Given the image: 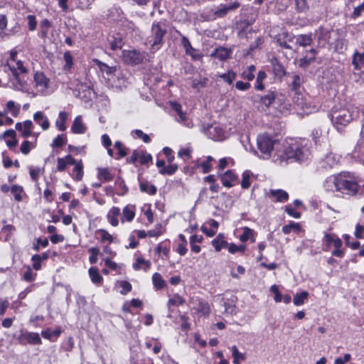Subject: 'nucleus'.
<instances>
[{
    "instance_id": "obj_1",
    "label": "nucleus",
    "mask_w": 364,
    "mask_h": 364,
    "mask_svg": "<svg viewBox=\"0 0 364 364\" xmlns=\"http://www.w3.org/2000/svg\"><path fill=\"white\" fill-rule=\"evenodd\" d=\"M311 155L310 144L306 139H289L277 146L272 161L278 165H287L293 161H304Z\"/></svg>"
},
{
    "instance_id": "obj_2",
    "label": "nucleus",
    "mask_w": 364,
    "mask_h": 364,
    "mask_svg": "<svg viewBox=\"0 0 364 364\" xmlns=\"http://www.w3.org/2000/svg\"><path fill=\"white\" fill-rule=\"evenodd\" d=\"M323 188L328 192L354 196L358 191V184L344 174L331 175L323 182Z\"/></svg>"
},
{
    "instance_id": "obj_3",
    "label": "nucleus",
    "mask_w": 364,
    "mask_h": 364,
    "mask_svg": "<svg viewBox=\"0 0 364 364\" xmlns=\"http://www.w3.org/2000/svg\"><path fill=\"white\" fill-rule=\"evenodd\" d=\"M17 53L16 50H11L10 58L7 60L5 66L9 68L15 79V81L12 83L13 87L16 90L26 92L28 90L27 82L21 77L20 75L26 74L28 69L23 61L17 59Z\"/></svg>"
},
{
    "instance_id": "obj_4",
    "label": "nucleus",
    "mask_w": 364,
    "mask_h": 364,
    "mask_svg": "<svg viewBox=\"0 0 364 364\" xmlns=\"http://www.w3.org/2000/svg\"><path fill=\"white\" fill-rule=\"evenodd\" d=\"M358 117V110L356 107H336L332 109L331 119L334 127L341 130L345 126L350 123L354 119Z\"/></svg>"
},
{
    "instance_id": "obj_5",
    "label": "nucleus",
    "mask_w": 364,
    "mask_h": 364,
    "mask_svg": "<svg viewBox=\"0 0 364 364\" xmlns=\"http://www.w3.org/2000/svg\"><path fill=\"white\" fill-rule=\"evenodd\" d=\"M257 148L264 155V159L272 158L277 149V146H281L277 140L267 134H262L257 139Z\"/></svg>"
},
{
    "instance_id": "obj_6",
    "label": "nucleus",
    "mask_w": 364,
    "mask_h": 364,
    "mask_svg": "<svg viewBox=\"0 0 364 364\" xmlns=\"http://www.w3.org/2000/svg\"><path fill=\"white\" fill-rule=\"evenodd\" d=\"M166 33L165 26L161 22L154 21L151 26V34L148 37L147 41L151 44V50L156 52L161 48L163 39Z\"/></svg>"
},
{
    "instance_id": "obj_7",
    "label": "nucleus",
    "mask_w": 364,
    "mask_h": 364,
    "mask_svg": "<svg viewBox=\"0 0 364 364\" xmlns=\"http://www.w3.org/2000/svg\"><path fill=\"white\" fill-rule=\"evenodd\" d=\"M276 100V93L274 91H268L267 94L259 96V100L255 101V106L258 110L262 112L267 111Z\"/></svg>"
},
{
    "instance_id": "obj_8",
    "label": "nucleus",
    "mask_w": 364,
    "mask_h": 364,
    "mask_svg": "<svg viewBox=\"0 0 364 364\" xmlns=\"http://www.w3.org/2000/svg\"><path fill=\"white\" fill-rule=\"evenodd\" d=\"M240 6L238 1H231L228 4H221L213 11L214 18H221L229 13L236 11Z\"/></svg>"
},
{
    "instance_id": "obj_9",
    "label": "nucleus",
    "mask_w": 364,
    "mask_h": 364,
    "mask_svg": "<svg viewBox=\"0 0 364 364\" xmlns=\"http://www.w3.org/2000/svg\"><path fill=\"white\" fill-rule=\"evenodd\" d=\"M122 58L127 64L137 65L143 61L144 55L136 50H124L122 52Z\"/></svg>"
},
{
    "instance_id": "obj_10",
    "label": "nucleus",
    "mask_w": 364,
    "mask_h": 364,
    "mask_svg": "<svg viewBox=\"0 0 364 364\" xmlns=\"http://www.w3.org/2000/svg\"><path fill=\"white\" fill-rule=\"evenodd\" d=\"M152 156L144 150H134L132 156L127 159V161L132 164L139 162L142 165H145L151 161Z\"/></svg>"
},
{
    "instance_id": "obj_11",
    "label": "nucleus",
    "mask_w": 364,
    "mask_h": 364,
    "mask_svg": "<svg viewBox=\"0 0 364 364\" xmlns=\"http://www.w3.org/2000/svg\"><path fill=\"white\" fill-rule=\"evenodd\" d=\"M172 109L177 114L176 120L184 126L191 128L193 127L191 120L188 118L187 114L182 111L181 105L176 102H171Z\"/></svg>"
},
{
    "instance_id": "obj_12",
    "label": "nucleus",
    "mask_w": 364,
    "mask_h": 364,
    "mask_svg": "<svg viewBox=\"0 0 364 364\" xmlns=\"http://www.w3.org/2000/svg\"><path fill=\"white\" fill-rule=\"evenodd\" d=\"M18 340L20 343H29L31 345H39L41 343V338L38 333L21 331Z\"/></svg>"
},
{
    "instance_id": "obj_13",
    "label": "nucleus",
    "mask_w": 364,
    "mask_h": 364,
    "mask_svg": "<svg viewBox=\"0 0 364 364\" xmlns=\"http://www.w3.org/2000/svg\"><path fill=\"white\" fill-rule=\"evenodd\" d=\"M35 87L42 94H46L48 87L49 79L43 73H36L33 77Z\"/></svg>"
},
{
    "instance_id": "obj_14",
    "label": "nucleus",
    "mask_w": 364,
    "mask_h": 364,
    "mask_svg": "<svg viewBox=\"0 0 364 364\" xmlns=\"http://www.w3.org/2000/svg\"><path fill=\"white\" fill-rule=\"evenodd\" d=\"M207 135L215 141H222L225 139V131L218 124H212L207 129Z\"/></svg>"
},
{
    "instance_id": "obj_15",
    "label": "nucleus",
    "mask_w": 364,
    "mask_h": 364,
    "mask_svg": "<svg viewBox=\"0 0 364 364\" xmlns=\"http://www.w3.org/2000/svg\"><path fill=\"white\" fill-rule=\"evenodd\" d=\"M136 206L132 204L125 205L122 209L120 220L122 223H131L135 218Z\"/></svg>"
},
{
    "instance_id": "obj_16",
    "label": "nucleus",
    "mask_w": 364,
    "mask_h": 364,
    "mask_svg": "<svg viewBox=\"0 0 364 364\" xmlns=\"http://www.w3.org/2000/svg\"><path fill=\"white\" fill-rule=\"evenodd\" d=\"M267 196L274 202L284 203L289 198V194L282 189H271Z\"/></svg>"
},
{
    "instance_id": "obj_17",
    "label": "nucleus",
    "mask_w": 364,
    "mask_h": 364,
    "mask_svg": "<svg viewBox=\"0 0 364 364\" xmlns=\"http://www.w3.org/2000/svg\"><path fill=\"white\" fill-rule=\"evenodd\" d=\"M121 215V210L119 207H112L107 213V220L109 223L113 226L117 227L119 225V218Z\"/></svg>"
},
{
    "instance_id": "obj_18",
    "label": "nucleus",
    "mask_w": 364,
    "mask_h": 364,
    "mask_svg": "<svg viewBox=\"0 0 364 364\" xmlns=\"http://www.w3.org/2000/svg\"><path fill=\"white\" fill-rule=\"evenodd\" d=\"M33 122L31 120H26L23 123L18 122L16 124V129L21 132V135L27 138L32 134Z\"/></svg>"
},
{
    "instance_id": "obj_19",
    "label": "nucleus",
    "mask_w": 364,
    "mask_h": 364,
    "mask_svg": "<svg viewBox=\"0 0 364 364\" xmlns=\"http://www.w3.org/2000/svg\"><path fill=\"white\" fill-rule=\"evenodd\" d=\"M220 178L223 185L226 188H231L233 186L234 182L237 179L236 175L230 170L220 174Z\"/></svg>"
},
{
    "instance_id": "obj_20",
    "label": "nucleus",
    "mask_w": 364,
    "mask_h": 364,
    "mask_svg": "<svg viewBox=\"0 0 364 364\" xmlns=\"http://www.w3.org/2000/svg\"><path fill=\"white\" fill-rule=\"evenodd\" d=\"M181 43L185 49L186 53L191 55L193 60H198L201 58L200 54L196 53V50L192 47L189 40L186 36H182Z\"/></svg>"
},
{
    "instance_id": "obj_21",
    "label": "nucleus",
    "mask_w": 364,
    "mask_h": 364,
    "mask_svg": "<svg viewBox=\"0 0 364 364\" xmlns=\"http://www.w3.org/2000/svg\"><path fill=\"white\" fill-rule=\"evenodd\" d=\"M87 129L86 125L83 123L80 115L76 117L73 122L71 131L74 134H82L85 133Z\"/></svg>"
},
{
    "instance_id": "obj_22",
    "label": "nucleus",
    "mask_w": 364,
    "mask_h": 364,
    "mask_svg": "<svg viewBox=\"0 0 364 364\" xmlns=\"http://www.w3.org/2000/svg\"><path fill=\"white\" fill-rule=\"evenodd\" d=\"M214 161V159L208 156L205 161H197L195 163V167L196 168H201L202 172L205 173H208L211 171L213 166V162Z\"/></svg>"
},
{
    "instance_id": "obj_23",
    "label": "nucleus",
    "mask_w": 364,
    "mask_h": 364,
    "mask_svg": "<svg viewBox=\"0 0 364 364\" xmlns=\"http://www.w3.org/2000/svg\"><path fill=\"white\" fill-rule=\"evenodd\" d=\"M33 119L43 130H47L50 127L48 117L42 112H36L33 114Z\"/></svg>"
},
{
    "instance_id": "obj_24",
    "label": "nucleus",
    "mask_w": 364,
    "mask_h": 364,
    "mask_svg": "<svg viewBox=\"0 0 364 364\" xmlns=\"http://www.w3.org/2000/svg\"><path fill=\"white\" fill-rule=\"evenodd\" d=\"M295 43L301 47H306L311 44L313 39L311 34H301L294 37Z\"/></svg>"
},
{
    "instance_id": "obj_25",
    "label": "nucleus",
    "mask_w": 364,
    "mask_h": 364,
    "mask_svg": "<svg viewBox=\"0 0 364 364\" xmlns=\"http://www.w3.org/2000/svg\"><path fill=\"white\" fill-rule=\"evenodd\" d=\"M352 65L355 70H360L364 67V53L355 51L353 55Z\"/></svg>"
},
{
    "instance_id": "obj_26",
    "label": "nucleus",
    "mask_w": 364,
    "mask_h": 364,
    "mask_svg": "<svg viewBox=\"0 0 364 364\" xmlns=\"http://www.w3.org/2000/svg\"><path fill=\"white\" fill-rule=\"evenodd\" d=\"M151 267V262L146 260L141 257H139L136 259V262L133 263L132 268L137 271L143 269L144 271H147Z\"/></svg>"
},
{
    "instance_id": "obj_27",
    "label": "nucleus",
    "mask_w": 364,
    "mask_h": 364,
    "mask_svg": "<svg viewBox=\"0 0 364 364\" xmlns=\"http://www.w3.org/2000/svg\"><path fill=\"white\" fill-rule=\"evenodd\" d=\"M68 117V113L65 111H60L58 114V117L55 121L56 127L61 132L66 129L65 122Z\"/></svg>"
},
{
    "instance_id": "obj_28",
    "label": "nucleus",
    "mask_w": 364,
    "mask_h": 364,
    "mask_svg": "<svg viewBox=\"0 0 364 364\" xmlns=\"http://www.w3.org/2000/svg\"><path fill=\"white\" fill-rule=\"evenodd\" d=\"M323 163L325 164L324 167H333L335 165L337 164V163L339 161V156H337L335 154H333L331 152L328 153L326 154L325 157L322 159Z\"/></svg>"
},
{
    "instance_id": "obj_29",
    "label": "nucleus",
    "mask_w": 364,
    "mask_h": 364,
    "mask_svg": "<svg viewBox=\"0 0 364 364\" xmlns=\"http://www.w3.org/2000/svg\"><path fill=\"white\" fill-rule=\"evenodd\" d=\"M152 282H153L154 288L156 290H161V289H164V287H166V282L162 278L161 275L158 272H155L152 275Z\"/></svg>"
},
{
    "instance_id": "obj_30",
    "label": "nucleus",
    "mask_w": 364,
    "mask_h": 364,
    "mask_svg": "<svg viewBox=\"0 0 364 364\" xmlns=\"http://www.w3.org/2000/svg\"><path fill=\"white\" fill-rule=\"evenodd\" d=\"M291 231L299 232L301 231V227L299 223L290 221L289 224L282 227V232L285 235L289 234Z\"/></svg>"
},
{
    "instance_id": "obj_31",
    "label": "nucleus",
    "mask_w": 364,
    "mask_h": 364,
    "mask_svg": "<svg viewBox=\"0 0 364 364\" xmlns=\"http://www.w3.org/2000/svg\"><path fill=\"white\" fill-rule=\"evenodd\" d=\"M61 334L60 328L51 331L50 328H47L41 332L42 336L48 340L53 341V338H57Z\"/></svg>"
},
{
    "instance_id": "obj_32",
    "label": "nucleus",
    "mask_w": 364,
    "mask_h": 364,
    "mask_svg": "<svg viewBox=\"0 0 364 364\" xmlns=\"http://www.w3.org/2000/svg\"><path fill=\"white\" fill-rule=\"evenodd\" d=\"M212 56H215L220 60L227 59L230 55V50L225 48H218L211 53Z\"/></svg>"
},
{
    "instance_id": "obj_33",
    "label": "nucleus",
    "mask_w": 364,
    "mask_h": 364,
    "mask_svg": "<svg viewBox=\"0 0 364 364\" xmlns=\"http://www.w3.org/2000/svg\"><path fill=\"white\" fill-rule=\"evenodd\" d=\"M94 62L97 65L99 69L107 75H112L116 71V67H111L107 65L106 63L101 62L97 59H95Z\"/></svg>"
},
{
    "instance_id": "obj_34",
    "label": "nucleus",
    "mask_w": 364,
    "mask_h": 364,
    "mask_svg": "<svg viewBox=\"0 0 364 364\" xmlns=\"http://www.w3.org/2000/svg\"><path fill=\"white\" fill-rule=\"evenodd\" d=\"M308 296L309 293L306 291H303L301 293H297L294 296L293 303L295 306H301L308 299Z\"/></svg>"
},
{
    "instance_id": "obj_35",
    "label": "nucleus",
    "mask_w": 364,
    "mask_h": 364,
    "mask_svg": "<svg viewBox=\"0 0 364 364\" xmlns=\"http://www.w3.org/2000/svg\"><path fill=\"white\" fill-rule=\"evenodd\" d=\"M108 43L112 50H117L122 48L123 44L121 37H115L113 36L108 38Z\"/></svg>"
},
{
    "instance_id": "obj_36",
    "label": "nucleus",
    "mask_w": 364,
    "mask_h": 364,
    "mask_svg": "<svg viewBox=\"0 0 364 364\" xmlns=\"http://www.w3.org/2000/svg\"><path fill=\"white\" fill-rule=\"evenodd\" d=\"M231 350L234 364H240L245 359V354L240 353L236 346H232Z\"/></svg>"
},
{
    "instance_id": "obj_37",
    "label": "nucleus",
    "mask_w": 364,
    "mask_h": 364,
    "mask_svg": "<svg viewBox=\"0 0 364 364\" xmlns=\"http://www.w3.org/2000/svg\"><path fill=\"white\" fill-rule=\"evenodd\" d=\"M97 171V177L100 180L110 181L113 179V176L107 168H98Z\"/></svg>"
},
{
    "instance_id": "obj_38",
    "label": "nucleus",
    "mask_w": 364,
    "mask_h": 364,
    "mask_svg": "<svg viewBox=\"0 0 364 364\" xmlns=\"http://www.w3.org/2000/svg\"><path fill=\"white\" fill-rule=\"evenodd\" d=\"M131 136L134 139H141L144 143H149L151 141L150 136L144 133L141 129H134L131 132Z\"/></svg>"
},
{
    "instance_id": "obj_39",
    "label": "nucleus",
    "mask_w": 364,
    "mask_h": 364,
    "mask_svg": "<svg viewBox=\"0 0 364 364\" xmlns=\"http://www.w3.org/2000/svg\"><path fill=\"white\" fill-rule=\"evenodd\" d=\"M140 191L149 195H154L156 193V187L148 182H141L139 185Z\"/></svg>"
},
{
    "instance_id": "obj_40",
    "label": "nucleus",
    "mask_w": 364,
    "mask_h": 364,
    "mask_svg": "<svg viewBox=\"0 0 364 364\" xmlns=\"http://www.w3.org/2000/svg\"><path fill=\"white\" fill-rule=\"evenodd\" d=\"M252 173L249 170H246L243 172L241 181V187L242 188L246 189L250 186V178L252 176Z\"/></svg>"
},
{
    "instance_id": "obj_41",
    "label": "nucleus",
    "mask_w": 364,
    "mask_h": 364,
    "mask_svg": "<svg viewBox=\"0 0 364 364\" xmlns=\"http://www.w3.org/2000/svg\"><path fill=\"white\" fill-rule=\"evenodd\" d=\"M73 177L75 180L80 181L83 177V166L81 162H77L74 168Z\"/></svg>"
},
{
    "instance_id": "obj_42",
    "label": "nucleus",
    "mask_w": 364,
    "mask_h": 364,
    "mask_svg": "<svg viewBox=\"0 0 364 364\" xmlns=\"http://www.w3.org/2000/svg\"><path fill=\"white\" fill-rule=\"evenodd\" d=\"M6 109L13 117H16L20 112V105H16L14 101L10 100L6 103Z\"/></svg>"
},
{
    "instance_id": "obj_43",
    "label": "nucleus",
    "mask_w": 364,
    "mask_h": 364,
    "mask_svg": "<svg viewBox=\"0 0 364 364\" xmlns=\"http://www.w3.org/2000/svg\"><path fill=\"white\" fill-rule=\"evenodd\" d=\"M89 274L92 282L95 284H99L102 281V277L100 274L98 270L95 267L89 269Z\"/></svg>"
},
{
    "instance_id": "obj_44",
    "label": "nucleus",
    "mask_w": 364,
    "mask_h": 364,
    "mask_svg": "<svg viewBox=\"0 0 364 364\" xmlns=\"http://www.w3.org/2000/svg\"><path fill=\"white\" fill-rule=\"evenodd\" d=\"M212 245L215 251L220 252L223 248H227L228 242L219 237H216L213 241Z\"/></svg>"
},
{
    "instance_id": "obj_45",
    "label": "nucleus",
    "mask_w": 364,
    "mask_h": 364,
    "mask_svg": "<svg viewBox=\"0 0 364 364\" xmlns=\"http://www.w3.org/2000/svg\"><path fill=\"white\" fill-rule=\"evenodd\" d=\"M41 27V36L46 38L48 36L49 28L51 27V23L48 19H43L40 24Z\"/></svg>"
},
{
    "instance_id": "obj_46",
    "label": "nucleus",
    "mask_w": 364,
    "mask_h": 364,
    "mask_svg": "<svg viewBox=\"0 0 364 364\" xmlns=\"http://www.w3.org/2000/svg\"><path fill=\"white\" fill-rule=\"evenodd\" d=\"M97 232L100 235L101 242H108L109 243H112L113 242V236L111 234H109L106 230L100 229L97 231Z\"/></svg>"
},
{
    "instance_id": "obj_47",
    "label": "nucleus",
    "mask_w": 364,
    "mask_h": 364,
    "mask_svg": "<svg viewBox=\"0 0 364 364\" xmlns=\"http://www.w3.org/2000/svg\"><path fill=\"white\" fill-rule=\"evenodd\" d=\"M219 77L228 84L232 85L236 78V73L232 70H229L225 73L220 75Z\"/></svg>"
},
{
    "instance_id": "obj_48",
    "label": "nucleus",
    "mask_w": 364,
    "mask_h": 364,
    "mask_svg": "<svg viewBox=\"0 0 364 364\" xmlns=\"http://www.w3.org/2000/svg\"><path fill=\"white\" fill-rule=\"evenodd\" d=\"M227 248L230 253L235 254L236 252H244L246 247L244 245H237L234 243H228Z\"/></svg>"
},
{
    "instance_id": "obj_49",
    "label": "nucleus",
    "mask_w": 364,
    "mask_h": 364,
    "mask_svg": "<svg viewBox=\"0 0 364 364\" xmlns=\"http://www.w3.org/2000/svg\"><path fill=\"white\" fill-rule=\"evenodd\" d=\"M63 59L65 62L64 65L65 70H70L73 65V58L70 51H66L63 54Z\"/></svg>"
},
{
    "instance_id": "obj_50",
    "label": "nucleus",
    "mask_w": 364,
    "mask_h": 364,
    "mask_svg": "<svg viewBox=\"0 0 364 364\" xmlns=\"http://www.w3.org/2000/svg\"><path fill=\"white\" fill-rule=\"evenodd\" d=\"M197 311L202 315L207 316L210 312V307L207 302L200 301L196 308Z\"/></svg>"
},
{
    "instance_id": "obj_51",
    "label": "nucleus",
    "mask_w": 364,
    "mask_h": 364,
    "mask_svg": "<svg viewBox=\"0 0 364 364\" xmlns=\"http://www.w3.org/2000/svg\"><path fill=\"white\" fill-rule=\"evenodd\" d=\"M34 147H35L34 144H32L29 141L26 140V141H23V143L21 144V147H20V151L23 154L27 155L29 154L31 150Z\"/></svg>"
},
{
    "instance_id": "obj_52",
    "label": "nucleus",
    "mask_w": 364,
    "mask_h": 364,
    "mask_svg": "<svg viewBox=\"0 0 364 364\" xmlns=\"http://www.w3.org/2000/svg\"><path fill=\"white\" fill-rule=\"evenodd\" d=\"M242 234L240 236V240L242 242H247L250 237H252L254 230L248 227H245L242 229Z\"/></svg>"
},
{
    "instance_id": "obj_53",
    "label": "nucleus",
    "mask_w": 364,
    "mask_h": 364,
    "mask_svg": "<svg viewBox=\"0 0 364 364\" xmlns=\"http://www.w3.org/2000/svg\"><path fill=\"white\" fill-rule=\"evenodd\" d=\"M66 141H67V139L66 137L63 135V134H60V135H58L53 140V142H52V144L51 146L53 147H61L63 146L64 144H66Z\"/></svg>"
},
{
    "instance_id": "obj_54",
    "label": "nucleus",
    "mask_w": 364,
    "mask_h": 364,
    "mask_svg": "<svg viewBox=\"0 0 364 364\" xmlns=\"http://www.w3.org/2000/svg\"><path fill=\"white\" fill-rule=\"evenodd\" d=\"M11 191L14 195V198L16 201H21L22 200V196H21V193L23 192L22 187L17 186V185H14L11 188Z\"/></svg>"
},
{
    "instance_id": "obj_55",
    "label": "nucleus",
    "mask_w": 364,
    "mask_h": 364,
    "mask_svg": "<svg viewBox=\"0 0 364 364\" xmlns=\"http://www.w3.org/2000/svg\"><path fill=\"white\" fill-rule=\"evenodd\" d=\"M88 252L90 253V256L89 257V261L91 264H95L97 262V255L100 252V250L97 247H90L88 250Z\"/></svg>"
},
{
    "instance_id": "obj_56",
    "label": "nucleus",
    "mask_w": 364,
    "mask_h": 364,
    "mask_svg": "<svg viewBox=\"0 0 364 364\" xmlns=\"http://www.w3.org/2000/svg\"><path fill=\"white\" fill-rule=\"evenodd\" d=\"M178 169V166L175 164H170L168 166H165V168L160 169L159 173L161 174H168L171 175L174 173Z\"/></svg>"
},
{
    "instance_id": "obj_57",
    "label": "nucleus",
    "mask_w": 364,
    "mask_h": 364,
    "mask_svg": "<svg viewBox=\"0 0 364 364\" xmlns=\"http://www.w3.org/2000/svg\"><path fill=\"white\" fill-rule=\"evenodd\" d=\"M156 252L159 255H164L166 258L168 257L169 248L162 244H159L156 248Z\"/></svg>"
},
{
    "instance_id": "obj_58",
    "label": "nucleus",
    "mask_w": 364,
    "mask_h": 364,
    "mask_svg": "<svg viewBox=\"0 0 364 364\" xmlns=\"http://www.w3.org/2000/svg\"><path fill=\"white\" fill-rule=\"evenodd\" d=\"M114 148L117 149L118 154L120 158L124 157L127 153L126 151V148L124 146L122 143L119 141H115Z\"/></svg>"
},
{
    "instance_id": "obj_59",
    "label": "nucleus",
    "mask_w": 364,
    "mask_h": 364,
    "mask_svg": "<svg viewBox=\"0 0 364 364\" xmlns=\"http://www.w3.org/2000/svg\"><path fill=\"white\" fill-rule=\"evenodd\" d=\"M299 105H301V108L303 109V111L306 114H309L314 112H316L318 110V107L315 106H310L308 103L303 102V100H301V102H299Z\"/></svg>"
},
{
    "instance_id": "obj_60",
    "label": "nucleus",
    "mask_w": 364,
    "mask_h": 364,
    "mask_svg": "<svg viewBox=\"0 0 364 364\" xmlns=\"http://www.w3.org/2000/svg\"><path fill=\"white\" fill-rule=\"evenodd\" d=\"M183 303V299L178 294H175L172 298L169 299L168 305L178 306Z\"/></svg>"
},
{
    "instance_id": "obj_61",
    "label": "nucleus",
    "mask_w": 364,
    "mask_h": 364,
    "mask_svg": "<svg viewBox=\"0 0 364 364\" xmlns=\"http://www.w3.org/2000/svg\"><path fill=\"white\" fill-rule=\"evenodd\" d=\"M120 287L122 289L120 291V293L122 294H127L128 292H129L132 290V285L129 282L127 281H122L119 283Z\"/></svg>"
},
{
    "instance_id": "obj_62",
    "label": "nucleus",
    "mask_w": 364,
    "mask_h": 364,
    "mask_svg": "<svg viewBox=\"0 0 364 364\" xmlns=\"http://www.w3.org/2000/svg\"><path fill=\"white\" fill-rule=\"evenodd\" d=\"M161 228L162 225L161 224L158 225L154 229L148 231L149 236L154 237H159L163 232Z\"/></svg>"
},
{
    "instance_id": "obj_63",
    "label": "nucleus",
    "mask_w": 364,
    "mask_h": 364,
    "mask_svg": "<svg viewBox=\"0 0 364 364\" xmlns=\"http://www.w3.org/2000/svg\"><path fill=\"white\" fill-rule=\"evenodd\" d=\"M285 211L286 213L294 218H299L301 217V213L298 211H296L292 207L291 205H287L286 208H285Z\"/></svg>"
},
{
    "instance_id": "obj_64",
    "label": "nucleus",
    "mask_w": 364,
    "mask_h": 364,
    "mask_svg": "<svg viewBox=\"0 0 364 364\" xmlns=\"http://www.w3.org/2000/svg\"><path fill=\"white\" fill-rule=\"evenodd\" d=\"M354 235L356 238L363 239L364 238V227L360 224H357L355 226V230Z\"/></svg>"
}]
</instances>
